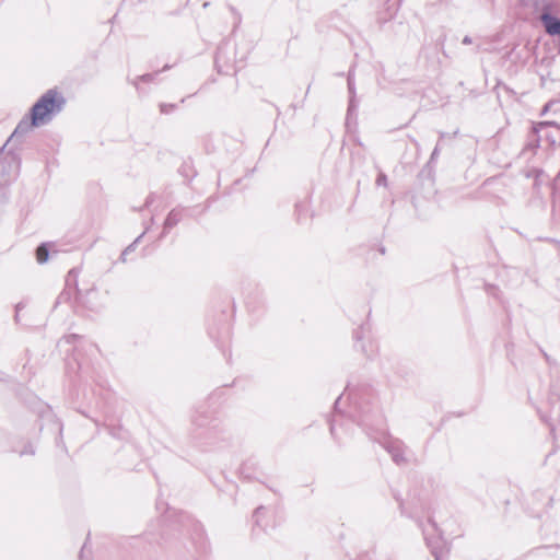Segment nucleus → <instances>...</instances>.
<instances>
[{"mask_svg": "<svg viewBox=\"0 0 560 560\" xmlns=\"http://www.w3.org/2000/svg\"><path fill=\"white\" fill-rule=\"evenodd\" d=\"M65 105L66 98L61 93H59L56 89L48 90L31 108V121L25 119L21 120L8 142L18 141L32 128L50 120V116L60 113Z\"/></svg>", "mask_w": 560, "mask_h": 560, "instance_id": "1", "label": "nucleus"}, {"mask_svg": "<svg viewBox=\"0 0 560 560\" xmlns=\"http://www.w3.org/2000/svg\"><path fill=\"white\" fill-rule=\"evenodd\" d=\"M348 398L350 400L348 416L355 421L358 425L362 427L368 434H371L370 431L373 430L381 432L383 417L378 407L357 393H349Z\"/></svg>", "mask_w": 560, "mask_h": 560, "instance_id": "2", "label": "nucleus"}, {"mask_svg": "<svg viewBox=\"0 0 560 560\" xmlns=\"http://www.w3.org/2000/svg\"><path fill=\"white\" fill-rule=\"evenodd\" d=\"M221 433L219 421L205 407L197 408L191 416L190 438L198 446L215 444Z\"/></svg>", "mask_w": 560, "mask_h": 560, "instance_id": "3", "label": "nucleus"}, {"mask_svg": "<svg viewBox=\"0 0 560 560\" xmlns=\"http://www.w3.org/2000/svg\"><path fill=\"white\" fill-rule=\"evenodd\" d=\"M229 50L230 47L228 43L220 45L217 49L214 63L219 73L231 74L236 72L234 60L228 57Z\"/></svg>", "mask_w": 560, "mask_h": 560, "instance_id": "4", "label": "nucleus"}, {"mask_svg": "<svg viewBox=\"0 0 560 560\" xmlns=\"http://www.w3.org/2000/svg\"><path fill=\"white\" fill-rule=\"evenodd\" d=\"M382 446L389 453L392 459L397 465H402L407 463V458L405 457V444L402 441L398 439H393L390 436L384 438V441L381 442Z\"/></svg>", "mask_w": 560, "mask_h": 560, "instance_id": "5", "label": "nucleus"}, {"mask_svg": "<svg viewBox=\"0 0 560 560\" xmlns=\"http://www.w3.org/2000/svg\"><path fill=\"white\" fill-rule=\"evenodd\" d=\"M540 22L548 35L560 37V19L558 16L545 11L540 14Z\"/></svg>", "mask_w": 560, "mask_h": 560, "instance_id": "6", "label": "nucleus"}, {"mask_svg": "<svg viewBox=\"0 0 560 560\" xmlns=\"http://www.w3.org/2000/svg\"><path fill=\"white\" fill-rule=\"evenodd\" d=\"M183 211H184V209H180V208H175L170 211V213L167 214V217L164 221L163 231L160 235V240L163 238L172 228H174L175 225H177L179 223V221L183 218Z\"/></svg>", "mask_w": 560, "mask_h": 560, "instance_id": "7", "label": "nucleus"}, {"mask_svg": "<svg viewBox=\"0 0 560 560\" xmlns=\"http://www.w3.org/2000/svg\"><path fill=\"white\" fill-rule=\"evenodd\" d=\"M424 540L431 550L434 560H440V549L442 547V539L440 536L429 535V528H422Z\"/></svg>", "mask_w": 560, "mask_h": 560, "instance_id": "8", "label": "nucleus"}, {"mask_svg": "<svg viewBox=\"0 0 560 560\" xmlns=\"http://www.w3.org/2000/svg\"><path fill=\"white\" fill-rule=\"evenodd\" d=\"M364 328L360 327L354 332V339L357 341V345L360 343L361 351L369 358L373 357L377 351V346L374 341H369L368 343L361 342L363 338Z\"/></svg>", "mask_w": 560, "mask_h": 560, "instance_id": "9", "label": "nucleus"}, {"mask_svg": "<svg viewBox=\"0 0 560 560\" xmlns=\"http://www.w3.org/2000/svg\"><path fill=\"white\" fill-rule=\"evenodd\" d=\"M348 90L350 94L349 100V106H348V118L353 114V112L357 109V103H355V88H354V81L353 75L351 72L348 73Z\"/></svg>", "mask_w": 560, "mask_h": 560, "instance_id": "10", "label": "nucleus"}, {"mask_svg": "<svg viewBox=\"0 0 560 560\" xmlns=\"http://www.w3.org/2000/svg\"><path fill=\"white\" fill-rule=\"evenodd\" d=\"M158 74H159V72L145 73V74L139 75L131 81V84L137 89V91L139 93H144L140 86V83H151L154 81V79Z\"/></svg>", "mask_w": 560, "mask_h": 560, "instance_id": "11", "label": "nucleus"}, {"mask_svg": "<svg viewBox=\"0 0 560 560\" xmlns=\"http://www.w3.org/2000/svg\"><path fill=\"white\" fill-rule=\"evenodd\" d=\"M342 396L343 395H340L335 404H334V411H335V415L332 417V419L329 421V428H330V433L332 436H337L336 435V430H337V422H338V417L339 415L341 413L340 409H339V406H340V402H341V399H342Z\"/></svg>", "mask_w": 560, "mask_h": 560, "instance_id": "12", "label": "nucleus"}, {"mask_svg": "<svg viewBox=\"0 0 560 560\" xmlns=\"http://www.w3.org/2000/svg\"><path fill=\"white\" fill-rule=\"evenodd\" d=\"M49 258V247H48V244L46 243H42L37 248H36V260L38 264H44L48 260Z\"/></svg>", "mask_w": 560, "mask_h": 560, "instance_id": "13", "label": "nucleus"}, {"mask_svg": "<svg viewBox=\"0 0 560 560\" xmlns=\"http://www.w3.org/2000/svg\"><path fill=\"white\" fill-rule=\"evenodd\" d=\"M149 231V228H145V231L140 234L130 245H128L124 252L121 253L120 255V260L122 262L126 261V256L130 253H132L135 249H136V246L139 244V242L141 241V238L143 237V235Z\"/></svg>", "mask_w": 560, "mask_h": 560, "instance_id": "14", "label": "nucleus"}, {"mask_svg": "<svg viewBox=\"0 0 560 560\" xmlns=\"http://www.w3.org/2000/svg\"><path fill=\"white\" fill-rule=\"evenodd\" d=\"M176 109V105L175 104H172V103H161L160 104V112L162 114H171L172 112H174Z\"/></svg>", "mask_w": 560, "mask_h": 560, "instance_id": "15", "label": "nucleus"}, {"mask_svg": "<svg viewBox=\"0 0 560 560\" xmlns=\"http://www.w3.org/2000/svg\"><path fill=\"white\" fill-rule=\"evenodd\" d=\"M375 184L377 186L386 187L387 186V176H386V174H384L383 172H380L377 177H376Z\"/></svg>", "mask_w": 560, "mask_h": 560, "instance_id": "16", "label": "nucleus"}, {"mask_svg": "<svg viewBox=\"0 0 560 560\" xmlns=\"http://www.w3.org/2000/svg\"><path fill=\"white\" fill-rule=\"evenodd\" d=\"M264 511H265V508H264V506H258V508L255 510V512H254L253 517H254V520H255V524H256L257 526H260L259 517H260V515L262 514V512H264Z\"/></svg>", "mask_w": 560, "mask_h": 560, "instance_id": "17", "label": "nucleus"}, {"mask_svg": "<svg viewBox=\"0 0 560 560\" xmlns=\"http://www.w3.org/2000/svg\"><path fill=\"white\" fill-rule=\"evenodd\" d=\"M548 125H550V122H548V121H541V122H538L536 125H533L532 132L536 136L541 128H544V127H546Z\"/></svg>", "mask_w": 560, "mask_h": 560, "instance_id": "18", "label": "nucleus"}, {"mask_svg": "<svg viewBox=\"0 0 560 560\" xmlns=\"http://www.w3.org/2000/svg\"><path fill=\"white\" fill-rule=\"evenodd\" d=\"M35 454V448L32 444H28L27 446H25V448L23 451L20 452V455L23 456V455H34Z\"/></svg>", "mask_w": 560, "mask_h": 560, "instance_id": "19", "label": "nucleus"}, {"mask_svg": "<svg viewBox=\"0 0 560 560\" xmlns=\"http://www.w3.org/2000/svg\"><path fill=\"white\" fill-rule=\"evenodd\" d=\"M81 339V337L79 335H75V334H72L68 337H66V341L71 343V342H74L77 340Z\"/></svg>", "mask_w": 560, "mask_h": 560, "instance_id": "20", "label": "nucleus"}, {"mask_svg": "<svg viewBox=\"0 0 560 560\" xmlns=\"http://www.w3.org/2000/svg\"><path fill=\"white\" fill-rule=\"evenodd\" d=\"M394 498L396 499V501L398 502L399 504V509L401 511L402 514H405V506H404V502L402 500L400 499L399 495L395 494Z\"/></svg>", "mask_w": 560, "mask_h": 560, "instance_id": "21", "label": "nucleus"}, {"mask_svg": "<svg viewBox=\"0 0 560 560\" xmlns=\"http://www.w3.org/2000/svg\"><path fill=\"white\" fill-rule=\"evenodd\" d=\"M462 43H463L464 45H470V44L472 43V38H471L470 36L466 35V36L463 38Z\"/></svg>", "mask_w": 560, "mask_h": 560, "instance_id": "22", "label": "nucleus"}, {"mask_svg": "<svg viewBox=\"0 0 560 560\" xmlns=\"http://www.w3.org/2000/svg\"><path fill=\"white\" fill-rule=\"evenodd\" d=\"M439 144L435 145L432 154H431V160H434L438 155H439Z\"/></svg>", "mask_w": 560, "mask_h": 560, "instance_id": "23", "label": "nucleus"}, {"mask_svg": "<svg viewBox=\"0 0 560 560\" xmlns=\"http://www.w3.org/2000/svg\"><path fill=\"white\" fill-rule=\"evenodd\" d=\"M429 527H430L433 532H435V530H436V524H435L434 522H432V521H429Z\"/></svg>", "mask_w": 560, "mask_h": 560, "instance_id": "24", "label": "nucleus"}, {"mask_svg": "<svg viewBox=\"0 0 560 560\" xmlns=\"http://www.w3.org/2000/svg\"><path fill=\"white\" fill-rule=\"evenodd\" d=\"M15 308H16L15 319L18 320L19 312H20V310L22 308L21 303H20V304H18Z\"/></svg>", "mask_w": 560, "mask_h": 560, "instance_id": "25", "label": "nucleus"}, {"mask_svg": "<svg viewBox=\"0 0 560 560\" xmlns=\"http://www.w3.org/2000/svg\"><path fill=\"white\" fill-rule=\"evenodd\" d=\"M151 202V197H148L147 201H145V206H149Z\"/></svg>", "mask_w": 560, "mask_h": 560, "instance_id": "26", "label": "nucleus"}, {"mask_svg": "<svg viewBox=\"0 0 560 560\" xmlns=\"http://www.w3.org/2000/svg\"><path fill=\"white\" fill-rule=\"evenodd\" d=\"M91 349H93V350H95V351H97V350H98V349H97V346H95V345H91Z\"/></svg>", "mask_w": 560, "mask_h": 560, "instance_id": "27", "label": "nucleus"}, {"mask_svg": "<svg viewBox=\"0 0 560 560\" xmlns=\"http://www.w3.org/2000/svg\"><path fill=\"white\" fill-rule=\"evenodd\" d=\"M441 138H445V132H441Z\"/></svg>", "mask_w": 560, "mask_h": 560, "instance_id": "28", "label": "nucleus"}, {"mask_svg": "<svg viewBox=\"0 0 560 560\" xmlns=\"http://www.w3.org/2000/svg\"><path fill=\"white\" fill-rule=\"evenodd\" d=\"M538 142H539V140H538V139H536V144H535L536 147H539V143H538Z\"/></svg>", "mask_w": 560, "mask_h": 560, "instance_id": "29", "label": "nucleus"}]
</instances>
